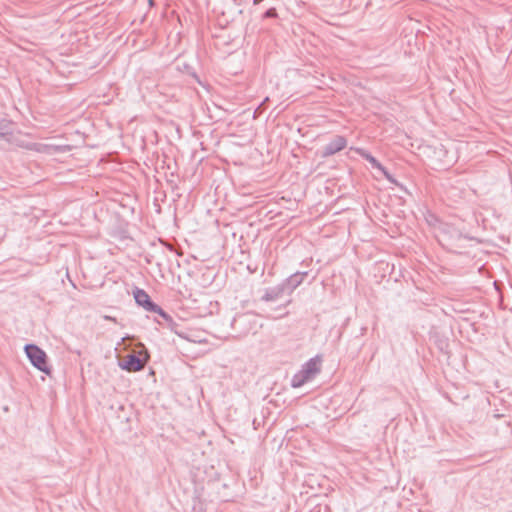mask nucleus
<instances>
[{
  "instance_id": "nucleus-12",
  "label": "nucleus",
  "mask_w": 512,
  "mask_h": 512,
  "mask_svg": "<svg viewBox=\"0 0 512 512\" xmlns=\"http://www.w3.org/2000/svg\"><path fill=\"white\" fill-rule=\"evenodd\" d=\"M263 0H253V4L254 5H258L259 3H261Z\"/></svg>"
},
{
  "instance_id": "nucleus-3",
  "label": "nucleus",
  "mask_w": 512,
  "mask_h": 512,
  "mask_svg": "<svg viewBox=\"0 0 512 512\" xmlns=\"http://www.w3.org/2000/svg\"><path fill=\"white\" fill-rule=\"evenodd\" d=\"M24 351L35 368L47 375L51 374V368L47 363V355L44 350L35 344H26Z\"/></svg>"
},
{
  "instance_id": "nucleus-2",
  "label": "nucleus",
  "mask_w": 512,
  "mask_h": 512,
  "mask_svg": "<svg viewBox=\"0 0 512 512\" xmlns=\"http://www.w3.org/2000/svg\"><path fill=\"white\" fill-rule=\"evenodd\" d=\"M320 359L318 356L309 359L302 366L301 369L295 373L291 379V386L299 388L306 382L312 380L320 372Z\"/></svg>"
},
{
  "instance_id": "nucleus-10",
  "label": "nucleus",
  "mask_w": 512,
  "mask_h": 512,
  "mask_svg": "<svg viewBox=\"0 0 512 512\" xmlns=\"http://www.w3.org/2000/svg\"><path fill=\"white\" fill-rule=\"evenodd\" d=\"M12 133V122L7 119H0V138H6Z\"/></svg>"
},
{
  "instance_id": "nucleus-8",
  "label": "nucleus",
  "mask_w": 512,
  "mask_h": 512,
  "mask_svg": "<svg viewBox=\"0 0 512 512\" xmlns=\"http://www.w3.org/2000/svg\"><path fill=\"white\" fill-rule=\"evenodd\" d=\"M307 275L308 272H296L282 281L281 283L284 285L287 295H291L293 291L302 284Z\"/></svg>"
},
{
  "instance_id": "nucleus-7",
  "label": "nucleus",
  "mask_w": 512,
  "mask_h": 512,
  "mask_svg": "<svg viewBox=\"0 0 512 512\" xmlns=\"http://www.w3.org/2000/svg\"><path fill=\"white\" fill-rule=\"evenodd\" d=\"M145 363V360L132 353L127 355L125 360L119 362V367L128 372H138L145 367Z\"/></svg>"
},
{
  "instance_id": "nucleus-9",
  "label": "nucleus",
  "mask_w": 512,
  "mask_h": 512,
  "mask_svg": "<svg viewBox=\"0 0 512 512\" xmlns=\"http://www.w3.org/2000/svg\"><path fill=\"white\" fill-rule=\"evenodd\" d=\"M287 295V291L282 283L276 286L265 289L264 294L261 296V300L264 302H274Z\"/></svg>"
},
{
  "instance_id": "nucleus-13",
  "label": "nucleus",
  "mask_w": 512,
  "mask_h": 512,
  "mask_svg": "<svg viewBox=\"0 0 512 512\" xmlns=\"http://www.w3.org/2000/svg\"><path fill=\"white\" fill-rule=\"evenodd\" d=\"M268 101V98H265L264 101L261 103L260 107L265 104V102Z\"/></svg>"
},
{
  "instance_id": "nucleus-4",
  "label": "nucleus",
  "mask_w": 512,
  "mask_h": 512,
  "mask_svg": "<svg viewBox=\"0 0 512 512\" xmlns=\"http://www.w3.org/2000/svg\"><path fill=\"white\" fill-rule=\"evenodd\" d=\"M133 296L136 303L143 307L146 311L157 313L166 321H172V317L166 313L159 305L154 303L148 293L143 289L136 287L133 290Z\"/></svg>"
},
{
  "instance_id": "nucleus-6",
  "label": "nucleus",
  "mask_w": 512,
  "mask_h": 512,
  "mask_svg": "<svg viewBox=\"0 0 512 512\" xmlns=\"http://www.w3.org/2000/svg\"><path fill=\"white\" fill-rule=\"evenodd\" d=\"M357 152L360 154L362 158H364L371 164L372 168L379 170L390 183L397 185L396 179L373 155H371L364 149H357Z\"/></svg>"
},
{
  "instance_id": "nucleus-5",
  "label": "nucleus",
  "mask_w": 512,
  "mask_h": 512,
  "mask_svg": "<svg viewBox=\"0 0 512 512\" xmlns=\"http://www.w3.org/2000/svg\"><path fill=\"white\" fill-rule=\"evenodd\" d=\"M347 146V140L344 136L337 135L328 142L321 151V156L326 158L343 150Z\"/></svg>"
},
{
  "instance_id": "nucleus-1",
  "label": "nucleus",
  "mask_w": 512,
  "mask_h": 512,
  "mask_svg": "<svg viewBox=\"0 0 512 512\" xmlns=\"http://www.w3.org/2000/svg\"><path fill=\"white\" fill-rule=\"evenodd\" d=\"M261 327L257 315L251 312L237 314L231 321V328L235 337H244L250 333L255 334Z\"/></svg>"
},
{
  "instance_id": "nucleus-11",
  "label": "nucleus",
  "mask_w": 512,
  "mask_h": 512,
  "mask_svg": "<svg viewBox=\"0 0 512 512\" xmlns=\"http://www.w3.org/2000/svg\"><path fill=\"white\" fill-rule=\"evenodd\" d=\"M278 16L275 8H269L264 14L263 18H276Z\"/></svg>"
}]
</instances>
